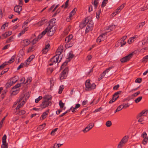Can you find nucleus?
Listing matches in <instances>:
<instances>
[{
    "instance_id": "bf43d9fd",
    "label": "nucleus",
    "mask_w": 148,
    "mask_h": 148,
    "mask_svg": "<svg viewBox=\"0 0 148 148\" xmlns=\"http://www.w3.org/2000/svg\"><path fill=\"white\" fill-rule=\"evenodd\" d=\"M127 38V36H124L119 41L118 43H119V42H120V43H121L122 42V41L124 40H125Z\"/></svg>"
},
{
    "instance_id": "603ef678",
    "label": "nucleus",
    "mask_w": 148,
    "mask_h": 148,
    "mask_svg": "<svg viewBox=\"0 0 148 148\" xmlns=\"http://www.w3.org/2000/svg\"><path fill=\"white\" fill-rule=\"evenodd\" d=\"M14 60V57L12 56L11 58L9 60V61L8 62V63H11L13 62Z\"/></svg>"
},
{
    "instance_id": "473e14b6",
    "label": "nucleus",
    "mask_w": 148,
    "mask_h": 148,
    "mask_svg": "<svg viewBox=\"0 0 148 148\" xmlns=\"http://www.w3.org/2000/svg\"><path fill=\"white\" fill-rule=\"evenodd\" d=\"M142 99V96H140L138 98H137V99H136L135 100V102L136 103H138L140 102Z\"/></svg>"
},
{
    "instance_id": "4d7b16f0",
    "label": "nucleus",
    "mask_w": 148,
    "mask_h": 148,
    "mask_svg": "<svg viewBox=\"0 0 148 148\" xmlns=\"http://www.w3.org/2000/svg\"><path fill=\"white\" fill-rule=\"evenodd\" d=\"M148 60V55L144 57L143 59V61H147Z\"/></svg>"
},
{
    "instance_id": "c03bdc74",
    "label": "nucleus",
    "mask_w": 148,
    "mask_h": 148,
    "mask_svg": "<svg viewBox=\"0 0 148 148\" xmlns=\"http://www.w3.org/2000/svg\"><path fill=\"white\" fill-rule=\"evenodd\" d=\"M9 69V68H7L4 69L1 73V75H3L5 73H6L8 71Z\"/></svg>"
},
{
    "instance_id": "f257e3e1",
    "label": "nucleus",
    "mask_w": 148,
    "mask_h": 148,
    "mask_svg": "<svg viewBox=\"0 0 148 148\" xmlns=\"http://www.w3.org/2000/svg\"><path fill=\"white\" fill-rule=\"evenodd\" d=\"M52 103L51 101H47L43 100L42 103L40 105V107L41 110L48 107L49 106H51V105Z\"/></svg>"
},
{
    "instance_id": "8fccbe9b",
    "label": "nucleus",
    "mask_w": 148,
    "mask_h": 148,
    "mask_svg": "<svg viewBox=\"0 0 148 148\" xmlns=\"http://www.w3.org/2000/svg\"><path fill=\"white\" fill-rule=\"evenodd\" d=\"M7 65V64L6 62H5L3 63L0 66V69H3L4 67L6 65Z\"/></svg>"
},
{
    "instance_id": "9b49d317",
    "label": "nucleus",
    "mask_w": 148,
    "mask_h": 148,
    "mask_svg": "<svg viewBox=\"0 0 148 148\" xmlns=\"http://www.w3.org/2000/svg\"><path fill=\"white\" fill-rule=\"evenodd\" d=\"M86 88L85 89L86 91L90 90V87L91 84L90 83V80L88 79L87 80L85 83Z\"/></svg>"
},
{
    "instance_id": "e2e57ef3",
    "label": "nucleus",
    "mask_w": 148,
    "mask_h": 148,
    "mask_svg": "<svg viewBox=\"0 0 148 148\" xmlns=\"http://www.w3.org/2000/svg\"><path fill=\"white\" fill-rule=\"evenodd\" d=\"M68 63L67 62L65 61L62 64V65L61 66V69H62L64 66H66L67 64Z\"/></svg>"
},
{
    "instance_id": "c756f323",
    "label": "nucleus",
    "mask_w": 148,
    "mask_h": 148,
    "mask_svg": "<svg viewBox=\"0 0 148 148\" xmlns=\"http://www.w3.org/2000/svg\"><path fill=\"white\" fill-rule=\"evenodd\" d=\"M108 0H103L101 5V7L103 8L105 7L106 4L108 3Z\"/></svg>"
},
{
    "instance_id": "4c0bfd02",
    "label": "nucleus",
    "mask_w": 148,
    "mask_h": 148,
    "mask_svg": "<svg viewBox=\"0 0 148 148\" xmlns=\"http://www.w3.org/2000/svg\"><path fill=\"white\" fill-rule=\"evenodd\" d=\"M91 28V26L87 25L85 31V33L86 34L89 32L90 29Z\"/></svg>"
},
{
    "instance_id": "c9c22d12",
    "label": "nucleus",
    "mask_w": 148,
    "mask_h": 148,
    "mask_svg": "<svg viewBox=\"0 0 148 148\" xmlns=\"http://www.w3.org/2000/svg\"><path fill=\"white\" fill-rule=\"evenodd\" d=\"M13 36H11L9 38L7 39L6 41V43H8L11 42V41H13Z\"/></svg>"
},
{
    "instance_id": "b1692460",
    "label": "nucleus",
    "mask_w": 148,
    "mask_h": 148,
    "mask_svg": "<svg viewBox=\"0 0 148 148\" xmlns=\"http://www.w3.org/2000/svg\"><path fill=\"white\" fill-rule=\"evenodd\" d=\"M77 9L76 8H75L70 13L69 16V18H71L72 16L74 15L76 12Z\"/></svg>"
},
{
    "instance_id": "6e6552de",
    "label": "nucleus",
    "mask_w": 148,
    "mask_h": 148,
    "mask_svg": "<svg viewBox=\"0 0 148 148\" xmlns=\"http://www.w3.org/2000/svg\"><path fill=\"white\" fill-rule=\"evenodd\" d=\"M88 17H87L85 18V20L81 23L79 25L80 27L82 29L89 22Z\"/></svg>"
},
{
    "instance_id": "2f4dec72",
    "label": "nucleus",
    "mask_w": 148,
    "mask_h": 148,
    "mask_svg": "<svg viewBox=\"0 0 148 148\" xmlns=\"http://www.w3.org/2000/svg\"><path fill=\"white\" fill-rule=\"evenodd\" d=\"M1 148H8V144L6 143H2V144L1 146Z\"/></svg>"
},
{
    "instance_id": "20e7f679",
    "label": "nucleus",
    "mask_w": 148,
    "mask_h": 148,
    "mask_svg": "<svg viewBox=\"0 0 148 148\" xmlns=\"http://www.w3.org/2000/svg\"><path fill=\"white\" fill-rule=\"evenodd\" d=\"M122 92L121 91H119L115 93L113 95L112 98V99L110 101L109 103H112L115 101L119 97V96H118L117 97H115V96L120 94Z\"/></svg>"
},
{
    "instance_id": "a19ab883",
    "label": "nucleus",
    "mask_w": 148,
    "mask_h": 148,
    "mask_svg": "<svg viewBox=\"0 0 148 148\" xmlns=\"http://www.w3.org/2000/svg\"><path fill=\"white\" fill-rule=\"evenodd\" d=\"M142 80V79L141 78H138L136 79L135 81V82L139 83H140Z\"/></svg>"
},
{
    "instance_id": "72a5a7b5",
    "label": "nucleus",
    "mask_w": 148,
    "mask_h": 148,
    "mask_svg": "<svg viewBox=\"0 0 148 148\" xmlns=\"http://www.w3.org/2000/svg\"><path fill=\"white\" fill-rule=\"evenodd\" d=\"M46 125L45 123H43V124L39 125L38 127V129L40 130H42L45 127Z\"/></svg>"
},
{
    "instance_id": "f704fd0d",
    "label": "nucleus",
    "mask_w": 148,
    "mask_h": 148,
    "mask_svg": "<svg viewBox=\"0 0 148 148\" xmlns=\"http://www.w3.org/2000/svg\"><path fill=\"white\" fill-rule=\"evenodd\" d=\"M124 144L123 142H122V141L121 140L118 145V148H121L123 146V145Z\"/></svg>"
},
{
    "instance_id": "bb28decb",
    "label": "nucleus",
    "mask_w": 148,
    "mask_h": 148,
    "mask_svg": "<svg viewBox=\"0 0 148 148\" xmlns=\"http://www.w3.org/2000/svg\"><path fill=\"white\" fill-rule=\"evenodd\" d=\"M48 20L45 18H42L41 20L39 22V23H40L41 25H42L43 24L46 23L47 22Z\"/></svg>"
},
{
    "instance_id": "ddd939ff",
    "label": "nucleus",
    "mask_w": 148,
    "mask_h": 148,
    "mask_svg": "<svg viewBox=\"0 0 148 148\" xmlns=\"http://www.w3.org/2000/svg\"><path fill=\"white\" fill-rule=\"evenodd\" d=\"M73 36V35L72 34H70L69 35V36L66 37L65 39V42L69 43L71 41Z\"/></svg>"
},
{
    "instance_id": "680f3d73",
    "label": "nucleus",
    "mask_w": 148,
    "mask_h": 148,
    "mask_svg": "<svg viewBox=\"0 0 148 148\" xmlns=\"http://www.w3.org/2000/svg\"><path fill=\"white\" fill-rule=\"evenodd\" d=\"M96 85L95 83H93L92 84H91L90 87V90L93 89H94L95 88Z\"/></svg>"
},
{
    "instance_id": "49530a36",
    "label": "nucleus",
    "mask_w": 148,
    "mask_h": 148,
    "mask_svg": "<svg viewBox=\"0 0 148 148\" xmlns=\"http://www.w3.org/2000/svg\"><path fill=\"white\" fill-rule=\"evenodd\" d=\"M47 114H48L46 112H44L43 113L41 116V117L42 118V120L46 118V116Z\"/></svg>"
},
{
    "instance_id": "423d86ee",
    "label": "nucleus",
    "mask_w": 148,
    "mask_h": 148,
    "mask_svg": "<svg viewBox=\"0 0 148 148\" xmlns=\"http://www.w3.org/2000/svg\"><path fill=\"white\" fill-rule=\"evenodd\" d=\"M59 57V56L58 55L56 54L50 60L49 62H53L54 64H55L57 62H58V63H59L60 62L62 58H61L59 62H58Z\"/></svg>"
},
{
    "instance_id": "a211bd4d",
    "label": "nucleus",
    "mask_w": 148,
    "mask_h": 148,
    "mask_svg": "<svg viewBox=\"0 0 148 148\" xmlns=\"http://www.w3.org/2000/svg\"><path fill=\"white\" fill-rule=\"evenodd\" d=\"M48 28L47 27L41 33V34L38 35V37L39 38V39H40L44 36L46 33H47Z\"/></svg>"
},
{
    "instance_id": "f03ea898",
    "label": "nucleus",
    "mask_w": 148,
    "mask_h": 148,
    "mask_svg": "<svg viewBox=\"0 0 148 148\" xmlns=\"http://www.w3.org/2000/svg\"><path fill=\"white\" fill-rule=\"evenodd\" d=\"M69 71L68 67H66L64 69L60 75V78L61 80L63 79L66 77L67 73Z\"/></svg>"
},
{
    "instance_id": "7c9ffc66",
    "label": "nucleus",
    "mask_w": 148,
    "mask_h": 148,
    "mask_svg": "<svg viewBox=\"0 0 148 148\" xmlns=\"http://www.w3.org/2000/svg\"><path fill=\"white\" fill-rule=\"evenodd\" d=\"M64 88V86L63 85H61L58 91V93L59 94H61L62 92L63 89Z\"/></svg>"
},
{
    "instance_id": "0e129e2a",
    "label": "nucleus",
    "mask_w": 148,
    "mask_h": 148,
    "mask_svg": "<svg viewBox=\"0 0 148 148\" xmlns=\"http://www.w3.org/2000/svg\"><path fill=\"white\" fill-rule=\"evenodd\" d=\"M32 81V77H28L27 78V81L26 82V83H30Z\"/></svg>"
},
{
    "instance_id": "c85d7f7f",
    "label": "nucleus",
    "mask_w": 148,
    "mask_h": 148,
    "mask_svg": "<svg viewBox=\"0 0 148 148\" xmlns=\"http://www.w3.org/2000/svg\"><path fill=\"white\" fill-rule=\"evenodd\" d=\"M121 10L120 9V8H117L115 10L114 12H113L112 14H114V15H116L119 12L121 11Z\"/></svg>"
},
{
    "instance_id": "6ab92c4d",
    "label": "nucleus",
    "mask_w": 148,
    "mask_h": 148,
    "mask_svg": "<svg viewBox=\"0 0 148 148\" xmlns=\"http://www.w3.org/2000/svg\"><path fill=\"white\" fill-rule=\"evenodd\" d=\"M23 41L24 43L23 46L24 47H25L28 46L29 44L30 43V41L27 39H25L24 40H23Z\"/></svg>"
},
{
    "instance_id": "4be33fe9",
    "label": "nucleus",
    "mask_w": 148,
    "mask_h": 148,
    "mask_svg": "<svg viewBox=\"0 0 148 148\" xmlns=\"http://www.w3.org/2000/svg\"><path fill=\"white\" fill-rule=\"evenodd\" d=\"M147 134L145 132H144L142 134V137L144 139L143 140L146 143L147 141L148 140V138H147Z\"/></svg>"
},
{
    "instance_id": "393cba45",
    "label": "nucleus",
    "mask_w": 148,
    "mask_h": 148,
    "mask_svg": "<svg viewBox=\"0 0 148 148\" xmlns=\"http://www.w3.org/2000/svg\"><path fill=\"white\" fill-rule=\"evenodd\" d=\"M145 21L142 22L140 23L138 25L136 26V28L137 29H138L139 28H142L143 26L145 25Z\"/></svg>"
},
{
    "instance_id": "9d476101",
    "label": "nucleus",
    "mask_w": 148,
    "mask_h": 148,
    "mask_svg": "<svg viewBox=\"0 0 148 148\" xmlns=\"http://www.w3.org/2000/svg\"><path fill=\"white\" fill-rule=\"evenodd\" d=\"M115 28V26L114 25H112L108 27H106V32L104 33L105 34H107V33L111 31H112Z\"/></svg>"
},
{
    "instance_id": "0eeeda50",
    "label": "nucleus",
    "mask_w": 148,
    "mask_h": 148,
    "mask_svg": "<svg viewBox=\"0 0 148 148\" xmlns=\"http://www.w3.org/2000/svg\"><path fill=\"white\" fill-rule=\"evenodd\" d=\"M56 21V19L55 18H53L51 19L49 22V24L47 27L50 28V29L52 28L55 25V23Z\"/></svg>"
},
{
    "instance_id": "052dcab7",
    "label": "nucleus",
    "mask_w": 148,
    "mask_h": 148,
    "mask_svg": "<svg viewBox=\"0 0 148 148\" xmlns=\"http://www.w3.org/2000/svg\"><path fill=\"white\" fill-rule=\"evenodd\" d=\"M19 53L22 56H23V55H24V52L23 51V48L19 52Z\"/></svg>"
},
{
    "instance_id": "09e8293b",
    "label": "nucleus",
    "mask_w": 148,
    "mask_h": 148,
    "mask_svg": "<svg viewBox=\"0 0 148 148\" xmlns=\"http://www.w3.org/2000/svg\"><path fill=\"white\" fill-rule=\"evenodd\" d=\"M98 2L96 0H94V1L92 2V4H93L94 5V7L95 9H96L97 7V5L98 4Z\"/></svg>"
},
{
    "instance_id": "de8ad7c7",
    "label": "nucleus",
    "mask_w": 148,
    "mask_h": 148,
    "mask_svg": "<svg viewBox=\"0 0 148 148\" xmlns=\"http://www.w3.org/2000/svg\"><path fill=\"white\" fill-rule=\"evenodd\" d=\"M13 84L12 83H11V82L10 83H7L5 85L6 88L10 87Z\"/></svg>"
},
{
    "instance_id": "aec40b11",
    "label": "nucleus",
    "mask_w": 148,
    "mask_h": 148,
    "mask_svg": "<svg viewBox=\"0 0 148 148\" xmlns=\"http://www.w3.org/2000/svg\"><path fill=\"white\" fill-rule=\"evenodd\" d=\"M66 43V44L65 45V46L66 48H69L72 47L74 44V43L72 42L71 41L69 43Z\"/></svg>"
},
{
    "instance_id": "3c124183",
    "label": "nucleus",
    "mask_w": 148,
    "mask_h": 148,
    "mask_svg": "<svg viewBox=\"0 0 148 148\" xmlns=\"http://www.w3.org/2000/svg\"><path fill=\"white\" fill-rule=\"evenodd\" d=\"M6 135L5 134L3 136L2 138V143H6Z\"/></svg>"
},
{
    "instance_id": "39448f33",
    "label": "nucleus",
    "mask_w": 148,
    "mask_h": 148,
    "mask_svg": "<svg viewBox=\"0 0 148 148\" xmlns=\"http://www.w3.org/2000/svg\"><path fill=\"white\" fill-rule=\"evenodd\" d=\"M113 68V66H111L108 68L106 69V70L104 71L103 73L100 75V77L98 78V81H100L101 79H102L104 77L105 74L106 73H108L109 71Z\"/></svg>"
},
{
    "instance_id": "e433bc0d",
    "label": "nucleus",
    "mask_w": 148,
    "mask_h": 148,
    "mask_svg": "<svg viewBox=\"0 0 148 148\" xmlns=\"http://www.w3.org/2000/svg\"><path fill=\"white\" fill-rule=\"evenodd\" d=\"M94 126V123H89L87 126L91 130Z\"/></svg>"
},
{
    "instance_id": "37998d69",
    "label": "nucleus",
    "mask_w": 148,
    "mask_h": 148,
    "mask_svg": "<svg viewBox=\"0 0 148 148\" xmlns=\"http://www.w3.org/2000/svg\"><path fill=\"white\" fill-rule=\"evenodd\" d=\"M59 104L61 108H62L64 106V103H63L61 100L59 101Z\"/></svg>"
},
{
    "instance_id": "a18cd8bd",
    "label": "nucleus",
    "mask_w": 148,
    "mask_h": 148,
    "mask_svg": "<svg viewBox=\"0 0 148 148\" xmlns=\"http://www.w3.org/2000/svg\"><path fill=\"white\" fill-rule=\"evenodd\" d=\"M25 112H26L25 110H22L19 111L18 112V114L20 115H22L25 114Z\"/></svg>"
},
{
    "instance_id": "7ed1b4c3",
    "label": "nucleus",
    "mask_w": 148,
    "mask_h": 148,
    "mask_svg": "<svg viewBox=\"0 0 148 148\" xmlns=\"http://www.w3.org/2000/svg\"><path fill=\"white\" fill-rule=\"evenodd\" d=\"M133 55V53H130L127 56L121 58L120 61L122 63H123L127 62L130 60L132 57Z\"/></svg>"
},
{
    "instance_id": "338daca9",
    "label": "nucleus",
    "mask_w": 148,
    "mask_h": 148,
    "mask_svg": "<svg viewBox=\"0 0 148 148\" xmlns=\"http://www.w3.org/2000/svg\"><path fill=\"white\" fill-rule=\"evenodd\" d=\"M123 105L121 104L117 108L118 110L119 111L122 110L123 108H122Z\"/></svg>"
},
{
    "instance_id": "f8f14e48",
    "label": "nucleus",
    "mask_w": 148,
    "mask_h": 148,
    "mask_svg": "<svg viewBox=\"0 0 148 148\" xmlns=\"http://www.w3.org/2000/svg\"><path fill=\"white\" fill-rule=\"evenodd\" d=\"M106 34H105L104 33H103L102 35H100L98 37L97 39V42H100L101 41L104 40V38L103 37V36H105Z\"/></svg>"
},
{
    "instance_id": "5701e85b",
    "label": "nucleus",
    "mask_w": 148,
    "mask_h": 148,
    "mask_svg": "<svg viewBox=\"0 0 148 148\" xmlns=\"http://www.w3.org/2000/svg\"><path fill=\"white\" fill-rule=\"evenodd\" d=\"M148 111V110H144L142 111L141 112H140L139 114L137 116V118H138V117H140L142 116L145 113L147 114Z\"/></svg>"
},
{
    "instance_id": "4468645a",
    "label": "nucleus",
    "mask_w": 148,
    "mask_h": 148,
    "mask_svg": "<svg viewBox=\"0 0 148 148\" xmlns=\"http://www.w3.org/2000/svg\"><path fill=\"white\" fill-rule=\"evenodd\" d=\"M63 49L62 46L59 47L57 50L56 53L57 55H58L59 56L61 54V53L63 52Z\"/></svg>"
},
{
    "instance_id": "79ce46f5",
    "label": "nucleus",
    "mask_w": 148,
    "mask_h": 148,
    "mask_svg": "<svg viewBox=\"0 0 148 148\" xmlns=\"http://www.w3.org/2000/svg\"><path fill=\"white\" fill-rule=\"evenodd\" d=\"M122 105H123L122 108H127L129 107L130 106V105L128 103L125 104L123 103L122 104Z\"/></svg>"
},
{
    "instance_id": "cd10ccee",
    "label": "nucleus",
    "mask_w": 148,
    "mask_h": 148,
    "mask_svg": "<svg viewBox=\"0 0 148 148\" xmlns=\"http://www.w3.org/2000/svg\"><path fill=\"white\" fill-rule=\"evenodd\" d=\"M18 79V77L17 76H16L13 77L12 78V83L14 84L16 83Z\"/></svg>"
},
{
    "instance_id": "f3484780",
    "label": "nucleus",
    "mask_w": 148,
    "mask_h": 148,
    "mask_svg": "<svg viewBox=\"0 0 148 148\" xmlns=\"http://www.w3.org/2000/svg\"><path fill=\"white\" fill-rule=\"evenodd\" d=\"M12 34V32L11 31H9L6 32L2 35V36L4 38H6L8 36H10Z\"/></svg>"
},
{
    "instance_id": "1a4fd4ad",
    "label": "nucleus",
    "mask_w": 148,
    "mask_h": 148,
    "mask_svg": "<svg viewBox=\"0 0 148 148\" xmlns=\"http://www.w3.org/2000/svg\"><path fill=\"white\" fill-rule=\"evenodd\" d=\"M22 9V6L20 5H16L14 7V10L16 12H17L18 14H20V12L21 11Z\"/></svg>"
},
{
    "instance_id": "a878e982",
    "label": "nucleus",
    "mask_w": 148,
    "mask_h": 148,
    "mask_svg": "<svg viewBox=\"0 0 148 148\" xmlns=\"http://www.w3.org/2000/svg\"><path fill=\"white\" fill-rule=\"evenodd\" d=\"M128 136H124L121 140L122 142H123L124 143H126L128 141Z\"/></svg>"
},
{
    "instance_id": "13d9d810",
    "label": "nucleus",
    "mask_w": 148,
    "mask_h": 148,
    "mask_svg": "<svg viewBox=\"0 0 148 148\" xmlns=\"http://www.w3.org/2000/svg\"><path fill=\"white\" fill-rule=\"evenodd\" d=\"M21 84H17L16 85L12 88V89H16L19 88L21 86Z\"/></svg>"
},
{
    "instance_id": "dca6fc26",
    "label": "nucleus",
    "mask_w": 148,
    "mask_h": 148,
    "mask_svg": "<svg viewBox=\"0 0 148 148\" xmlns=\"http://www.w3.org/2000/svg\"><path fill=\"white\" fill-rule=\"evenodd\" d=\"M34 57L35 56L34 55H32L30 56L26 60V64H29V62H30L34 58Z\"/></svg>"
},
{
    "instance_id": "864d4df0",
    "label": "nucleus",
    "mask_w": 148,
    "mask_h": 148,
    "mask_svg": "<svg viewBox=\"0 0 148 148\" xmlns=\"http://www.w3.org/2000/svg\"><path fill=\"white\" fill-rule=\"evenodd\" d=\"M90 130L89 128L87 126L83 130V131L84 133H86L88 131H89Z\"/></svg>"
},
{
    "instance_id": "2eb2a0df",
    "label": "nucleus",
    "mask_w": 148,
    "mask_h": 148,
    "mask_svg": "<svg viewBox=\"0 0 148 148\" xmlns=\"http://www.w3.org/2000/svg\"><path fill=\"white\" fill-rule=\"evenodd\" d=\"M48 28V31L47 33L49 36H52L54 34L55 31L53 30L51 31L52 28L50 29L48 27H47Z\"/></svg>"
},
{
    "instance_id": "69168bd1",
    "label": "nucleus",
    "mask_w": 148,
    "mask_h": 148,
    "mask_svg": "<svg viewBox=\"0 0 148 148\" xmlns=\"http://www.w3.org/2000/svg\"><path fill=\"white\" fill-rule=\"evenodd\" d=\"M126 42L124 40H123L121 43H120V42H119V43H119L120 45H121V47H122L123 46L125 45L126 44Z\"/></svg>"
},
{
    "instance_id": "58836bf2",
    "label": "nucleus",
    "mask_w": 148,
    "mask_h": 148,
    "mask_svg": "<svg viewBox=\"0 0 148 148\" xmlns=\"http://www.w3.org/2000/svg\"><path fill=\"white\" fill-rule=\"evenodd\" d=\"M106 125L107 127H110L112 125V122L110 121H108L106 122Z\"/></svg>"
},
{
    "instance_id": "ea45409f",
    "label": "nucleus",
    "mask_w": 148,
    "mask_h": 148,
    "mask_svg": "<svg viewBox=\"0 0 148 148\" xmlns=\"http://www.w3.org/2000/svg\"><path fill=\"white\" fill-rule=\"evenodd\" d=\"M42 98V97L41 96H39L38 98L36 99L35 100V102L37 103H38L41 99Z\"/></svg>"
},
{
    "instance_id": "6e6d98bb",
    "label": "nucleus",
    "mask_w": 148,
    "mask_h": 148,
    "mask_svg": "<svg viewBox=\"0 0 148 148\" xmlns=\"http://www.w3.org/2000/svg\"><path fill=\"white\" fill-rule=\"evenodd\" d=\"M58 129V128H56L53 130L51 133V134L52 135H54V134H55V132Z\"/></svg>"
},
{
    "instance_id": "412c9836",
    "label": "nucleus",
    "mask_w": 148,
    "mask_h": 148,
    "mask_svg": "<svg viewBox=\"0 0 148 148\" xmlns=\"http://www.w3.org/2000/svg\"><path fill=\"white\" fill-rule=\"evenodd\" d=\"M52 99V97L51 95H47L44 96L43 97V99H44V100L46 101H49L50 100H51Z\"/></svg>"
},
{
    "instance_id": "774afa93",
    "label": "nucleus",
    "mask_w": 148,
    "mask_h": 148,
    "mask_svg": "<svg viewBox=\"0 0 148 148\" xmlns=\"http://www.w3.org/2000/svg\"><path fill=\"white\" fill-rule=\"evenodd\" d=\"M119 87V84H117L114 86L113 88V89L114 90H117Z\"/></svg>"
},
{
    "instance_id": "5fc2aeb1",
    "label": "nucleus",
    "mask_w": 148,
    "mask_h": 148,
    "mask_svg": "<svg viewBox=\"0 0 148 148\" xmlns=\"http://www.w3.org/2000/svg\"><path fill=\"white\" fill-rule=\"evenodd\" d=\"M24 65V64L23 63H21L20 65L18 66V67L17 68V70H18L22 68L23 67V66Z\"/></svg>"
}]
</instances>
